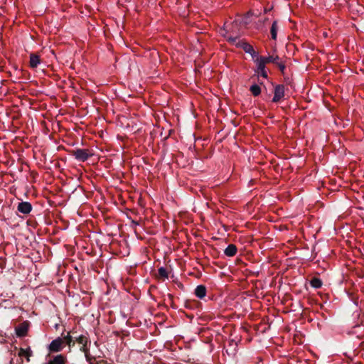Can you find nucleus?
<instances>
[{"instance_id":"obj_1","label":"nucleus","mask_w":364,"mask_h":364,"mask_svg":"<svg viewBox=\"0 0 364 364\" xmlns=\"http://www.w3.org/2000/svg\"><path fill=\"white\" fill-rule=\"evenodd\" d=\"M228 41L232 44L235 45L237 48H241L245 53H250L253 52V47L250 43L243 40H239L237 36L228 37Z\"/></svg>"},{"instance_id":"obj_2","label":"nucleus","mask_w":364,"mask_h":364,"mask_svg":"<svg viewBox=\"0 0 364 364\" xmlns=\"http://www.w3.org/2000/svg\"><path fill=\"white\" fill-rule=\"evenodd\" d=\"M71 154L80 161H85L93 156L92 150L88 149H76L71 151Z\"/></svg>"},{"instance_id":"obj_3","label":"nucleus","mask_w":364,"mask_h":364,"mask_svg":"<svg viewBox=\"0 0 364 364\" xmlns=\"http://www.w3.org/2000/svg\"><path fill=\"white\" fill-rule=\"evenodd\" d=\"M65 347L64 340L58 337L57 338L52 341L48 347L49 353H58L61 351Z\"/></svg>"},{"instance_id":"obj_4","label":"nucleus","mask_w":364,"mask_h":364,"mask_svg":"<svg viewBox=\"0 0 364 364\" xmlns=\"http://www.w3.org/2000/svg\"><path fill=\"white\" fill-rule=\"evenodd\" d=\"M285 92V87L283 85H277L274 87V97L272 98L273 102H279L284 97Z\"/></svg>"},{"instance_id":"obj_5","label":"nucleus","mask_w":364,"mask_h":364,"mask_svg":"<svg viewBox=\"0 0 364 364\" xmlns=\"http://www.w3.org/2000/svg\"><path fill=\"white\" fill-rule=\"evenodd\" d=\"M90 341L88 344H83L81 346L80 350L84 353L86 360L89 364H94L95 361V357L92 356L90 352Z\"/></svg>"},{"instance_id":"obj_6","label":"nucleus","mask_w":364,"mask_h":364,"mask_svg":"<svg viewBox=\"0 0 364 364\" xmlns=\"http://www.w3.org/2000/svg\"><path fill=\"white\" fill-rule=\"evenodd\" d=\"M28 321H24L21 323H20L18 326H17L15 328L16 334L18 337H24L26 336L27 332L28 331Z\"/></svg>"},{"instance_id":"obj_7","label":"nucleus","mask_w":364,"mask_h":364,"mask_svg":"<svg viewBox=\"0 0 364 364\" xmlns=\"http://www.w3.org/2000/svg\"><path fill=\"white\" fill-rule=\"evenodd\" d=\"M18 212L27 215L29 214L32 210V205L29 202H21L17 206Z\"/></svg>"},{"instance_id":"obj_8","label":"nucleus","mask_w":364,"mask_h":364,"mask_svg":"<svg viewBox=\"0 0 364 364\" xmlns=\"http://www.w3.org/2000/svg\"><path fill=\"white\" fill-rule=\"evenodd\" d=\"M66 363L67 358L63 354L57 355L48 361V364H65Z\"/></svg>"},{"instance_id":"obj_9","label":"nucleus","mask_w":364,"mask_h":364,"mask_svg":"<svg viewBox=\"0 0 364 364\" xmlns=\"http://www.w3.org/2000/svg\"><path fill=\"white\" fill-rule=\"evenodd\" d=\"M41 63L40 56L36 53L30 54L29 65L32 68H36Z\"/></svg>"},{"instance_id":"obj_10","label":"nucleus","mask_w":364,"mask_h":364,"mask_svg":"<svg viewBox=\"0 0 364 364\" xmlns=\"http://www.w3.org/2000/svg\"><path fill=\"white\" fill-rule=\"evenodd\" d=\"M237 248L235 245H229L224 251V253L228 257H233L237 254Z\"/></svg>"},{"instance_id":"obj_11","label":"nucleus","mask_w":364,"mask_h":364,"mask_svg":"<svg viewBox=\"0 0 364 364\" xmlns=\"http://www.w3.org/2000/svg\"><path fill=\"white\" fill-rule=\"evenodd\" d=\"M195 294L199 299H203L206 295V288L203 285H198L195 289Z\"/></svg>"},{"instance_id":"obj_12","label":"nucleus","mask_w":364,"mask_h":364,"mask_svg":"<svg viewBox=\"0 0 364 364\" xmlns=\"http://www.w3.org/2000/svg\"><path fill=\"white\" fill-rule=\"evenodd\" d=\"M255 61L257 63V71L259 70L265 69V65L267 63L264 60V57H257L256 59H255Z\"/></svg>"},{"instance_id":"obj_13","label":"nucleus","mask_w":364,"mask_h":364,"mask_svg":"<svg viewBox=\"0 0 364 364\" xmlns=\"http://www.w3.org/2000/svg\"><path fill=\"white\" fill-rule=\"evenodd\" d=\"M278 30H279V26L277 25V22L276 21H274L272 23L271 29H270L271 37L272 39H274V40L277 39Z\"/></svg>"},{"instance_id":"obj_14","label":"nucleus","mask_w":364,"mask_h":364,"mask_svg":"<svg viewBox=\"0 0 364 364\" xmlns=\"http://www.w3.org/2000/svg\"><path fill=\"white\" fill-rule=\"evenodd\" d=\"M322 281L318 277H314L310 281V284L312 287L319 289L322 286Z\"/></svg>"},{"instance_id":"obj_15","label":"nucleus","mask_w":364,"mask_h":364,"mask_svg":"<svg viewBox=\"0 0 364 364\" xmlns=\"http://www.w3.org/2000/svg\"><path fill=\"white\" fill-rule=\"evenodd\" d=\"M250 90L255 97L259 95L261 93L260 87L256 84L252 85L250 88Z\"/></svg>"},{"instance_id":"obj_16","label":"nucleus","mask_w":364,"mask_h":364,"mask_svg":"<svg viewBox=\"0 0 364 364\" xmlns=\"http://www.w3.org/2000/svg\"><path fill=\"white\" fill-rule=\"evenodd\" d=\"M75 341L80 345L88 344L89 340L87 336L84 335H80V336L75 338Z\"/></svg>"},{"instance_id":"obj_17","label":"nucleus","mask_w":364,"mask_h":364,"mask_svg":"<svg viewBox=\"0 0 364 364\" xmlns=\"http://www.w3.org/2000/svg\"><path fill=\"white\" fill-rule=\"evenodd\" d=\"M279 60V58L278 55H276V56L269 55L268 57H264V60L267 63V64L272 63L276 65Z\"/></svg>"},{"instance_id":"obj_18","label":"nucleus","mask_w":364,"mask_h":364,"mask_svg":"<svg viewBox=\"0 0 364 364\" xmlns=\"http://www.w3.org/2000/svg\"><path fill=\"white\" fill-rule=\"evenodd\" d=\"M64 340V345H68L69 348L73 347V343L70 344L71 340L73 338L72 336L70 335V333H68L66 336H65L63 338H62Z\"/></svg>"},{"instance_id":"obj_19","label":"nucleus","mask_w":364,"mask_h":364,"mask_svg":"<svg viewBox=\"0 0 364 364\" xmlns=\"http://www.w3.org/2000/svg\"><path fill=\"white\" fill-rule=\"evenodd\" d=\"M158 272H159V275L160 277L166 279L168 277V272H167L166 269L163 267H161L159 269Z\"/></svg>"},{"instance_id":"obj_20","label":"nucleus","mask_w":364,"mask_h":364,"mask_svg":"<svg viewBox=\"0 0 364 364\" xmlns=\"http://www.w3.org/2000/svg\"><path fill=\"white\" fill-rule=\"evenodd\" d=\"M276 65L278 66L282 73L284 72L286 66L285 64L280 59L278 60Z\"/></svg>"},{"instance_id":"obj_21","label":"nucleus","mask_w":364,"mask_h":364,"mask_svg":"<svg viewBox=\"0 0 364 364\" xmlns=\"http://www.w3.org/2000/svg\"><path fill=\"white\" fill-rule=\"evenodd\" d=\"M257 73L264 78H267V73L265 69L259 70Z\"/></svg>"},{"instance_id":"obj_22","label":"nucleus","mask_w":364,"mask_h":364,"mask_svg":"<svg viewBox=\"0 0 364 364\" xmlns=\"http://www.w3.org/2000/svg\"><path fill=\"white\" fill-rule=\"evenodd\" d=\"M220 34L223 36H224L225 38H226L227 40H228V37H232V36L228 35V31L225 29H221Z\"/></svg>"},{"instance_id":"obj_23","label":"nucleus","mask_w":364,"mask_h":364,"mask_svg":"<svg viewBox=\"0 0 364 364\" xmlns=\"http://www.w3.org/2000/svg\"><path fill=\"white\" fill-rule=\"evenodd\" d=\"M249 54H250L252 55V58H254V59L255 58L256 59L257 57H259L257 53L254 49H253V52H251Z\"/></svg>"},{"instance_id":"obj_24","label":"nucleus","mask_w":364,"mask_h":364,"mask_svg":"<svg viewBox=\"0 0 364 364\" xmlns=\"http://www.w3.org/2000/svg\"><path fill=\"white\" fill-rule=\"evenodd\" d=\"M106 361L104 360H97L95 359V361H94V364H105Z\"/></svg>"},{"instance_id":"obj_25","label":"nucleus","mask_w":364,"mask_h":364,"mask_svg":"<svg viewBox=\"0 0 364 364\" xmlns=\"http://www.w3.org/2000/svg\"><path fill=\"white\" fill-rule=\"evenodd\" d=\"M75 342H76V341H74V340H73V339L71 340V341H70V344H73V346H75Z\"/></svg>"},{"instance_id":"obj_26","label":"nucleus","mask_w":364,"mask_h":364,"mask_svg":"<svg viewBox=\"0 0 364 364\" xmlns=\"http://www.w3.org/2000/svg\"><path fill=\"white\" fill-rule=\"evenodd\" d=\"M132 223H134V225H139V223H138V222H136V221H134V220H133V221H132Z\"/></svg>"}]
</instances>
